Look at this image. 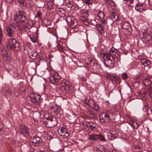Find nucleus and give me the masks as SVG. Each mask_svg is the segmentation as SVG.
Segmentation results:
<instances>
[{
  "mask_svg": "<svg viewBox=\"0 0 152 152\" xmlns=\"http://www.w3.org/2000/svg\"><path fill=\"white\" fill-rule=\"evenodd\" d=\"M48 80L53 84L61 86L66 90H69L70 88L69 82L65 80L61 79L58 73L54 71H51Z\"/></svg>",
  "mask_w": 152,
  "mask_h": 152,
  "instance_id": "1",
  "label": "nucleus"
},
{
  "mask_svg": "<svg viewBox=\"0 0 152 152\" xmlns=\"http://www.w3.org/2000/svg\"><path fill=\"white\" fill-rule=\"evenodd\" d=\"M5 29L7 32L6 35L9 37H12L13 36L14 31L22 30L23 27L20 26L19 23L14 22L6 26Z\"/></svg>",
  "mask_w": 152,
  "mask_h": 152,
  "instance_id": "2",
  "label": "nucleus"
},
{
  "mask_svg": "<svg viewBox=\"0 0 152 152\" xmlns=\"http://www.w3.org/2000/svg\"><path fill=\"white\" fill-rule=\"evenodd\" d=\"M14 17V19L16 22L15 23H19L20 25L26 20V13L24 11L19 10Z\"/></svg>",
  "mask_w": 152,
  "mask_h": 152,
  "instance_id": "3",
  "label": "nucleus"
},
{
  "mask_svg": "<svg viewBox=\"0 0 152 152\" xmlns=\"http://www.w3.org/2000/svg\"><path fill=\"white\" fill-rule=\"evenodd\" d=\"M114 115L112 113H103L99 116L100 121L102 123L109 122L113 118Z\"/></svg>",
  "mask_w": 152,
  "mask_h": 152,
  "instance_id": "4",
  "label": "nucleus"
},
{
  "mask_svg": "<svg viewBox=\"0 0 152 152\" xmlns=\"http://www.w3.org/2000/svg\"><path fill=\"white\" fill-rule=\"evenodd\" d=\"M45 126L49 128H52L56 126L57 124V121L55 118L48 117L47 119V120L44 122Z\"/></svg>",
  "mask_w": 152,
  "mask_h": 152,
  "instance_id": "5",
  "label": "nucleus"
},
{
  "mask_svg": "<svg viewBox=\"0 0 152 152\" xmlns=\"http://www.w3.org/2000/svg\"><path fill=\"white\" fill-rule=\"evenodd\" d=\"M66 20L69 24H70L71 28H77V22L76 20L72 19L71 17L68 16L66 18Z\"/></svg>",
  "mask_w": 152,
  "mask_h": 152,
  "instance_id": "6",
  "label": "nucleus"
},
{
  "mask_svg": "<svg viewBox=\"0 0 152 152\" xmlns=\"http://www.w3.org/2000/svg\"><path fill=\"white\" fill-rule=\"evenodd\" d=\"M85 61L86 64L91 66L92 69L95 70L97 69V64L92 58H88L85 60Z\"/></svg>",
  "mask_w": 152,
  "mask_h": 152,
  "instance_id": "7",
  "label": "nucleus"
},
{
  "mask_svg": "<svg viewBox=\"0 0 152 152\" xmlns=\"http://www.w3.org/2000/svg\"><path fill=\"white\" fill-rule=\"evenodd\" d=\"M42 142V139L37 136L34 137L32 139V142L34 146L37 147L41 146Z\"/></svg>",
  "mask_w": 152,
  "mask_h": 152,
  "instance_id": "8",
  "label": "nucleus"
},
{
  "mask_svg": "<svg viewBox=\"0 0 152 152\" xmlns=\"http://www.w3.org/2000/svg\"><path fill=\"white\" fill-rule=\"evenodd\" d=\"M107 135L108 138L111 140L117 138L118 137V132L114 131H110V132H107Z\"/></svg>",
  "mask_w": 152,
  "mask_h": 152,
  "instance_id": "9",
  "label": "nucleus"
},
{
  "mask_svg": "<svg viewBox=\"0 0 152 152\" xmlns=\"http://www.w3.org/2000/svg\"><path fill=\"white\" fill-rule=\"evenodd\" d=\"M30 98L32 102L36 103L40 100L41 96L38 93H32L30 95Z\"/></svg>",
  "mask_w": 152,
  "mask_h": 152,
  "instance_id": "10",
  "label": "nucleus"
},
{
  "mask_svg": "<svg viewBox=\"0 0 152 152\" xmlns=\"http://www.w3.org/2000/svg\"><path fill=\"white\" fill-rule=\"evenodd\" d=\"M89 10L86 9H81L80 11V14L83 15L82 16V18H84L85 20H83V22L87 20V18L89 15L88 11Z\"/></svg>",
  "mask_w": 152,
  "mask_h": 152,
  "instance_id": "11",
  "label": "nucleus"
},
{
  "mask_svg": "<svg viewBox=\"0 0 152 152\" xmlns=\"http://www.w3.org/2000/svg\"><path fill=\"white\" fill-rule=\"evenodd\" d=\"M3 57L5 61H9L11 59L10 55L9 52L5 49L2 50Z\"/></svg>",
  "mask_w": 152,
  "mask_h": 152,
  "instance_id": "12",
  "label": "nucleus"
},
{
  "mask_svg": "<svg viewBox=\"0 0 152 152\" xmlns=\"http://www.w3.org/2000/svg\"><path fill=\"white\" fill-rule=\"evenodd\" d=\"M104 61V64L107 67H110V66L112 67L114 65L113 61L108 57H107L105 58Z\"/></svg>",
  "mask_w": 152,
  "mask_h": 152,
  "instance_id": "13",
  "label": "nucleus"
},
{
  "mask_svg": "<svg viewBox=\"0 0 152 152\" xmlns=\"http://www.w3.org/2000/svg\"><path fill=\"white\" fill-rule=\"evenodd\" d=\"M21 24H22L23 25H21V24H20V26H23V29L24 28H27L28 29H30L33 27V24L30 21H27L26 22V21L22 23Z\"/></svg>",
  "mask_w": 152,
  "mask_h": 152,
  "instance_id": "14",
  "label": "nucleus"
},
{
  "mask_svg": "<svg viewBox=\"0 0 152 152\" xmlns=\"http://www.w3.org/2000/svg\"><path fill=\"white\" fill-rule=\"evenodd\" d=\"M143 35L142 37L143 41L145 42H148L150 41L151 39V37L150 34L149 33H144L143 34Z\"/></svg>",
  "mask_w": 152,
  "mask_h": 152,
  "instance_id": "15",
  "label": "nucleus"
},
{
  "mask_svg": "<svg viewBox=\"0 0 152 152\" xmlns=\"http://www.w3.org/2000/svg\"><path fill=\"white\" fill-rule=\"evenodd\" d=\"M20 131L21 132V134H28V129L27 126L22 124L20 126Z\"/></svg>",
  "mask_w": 152,
  "mask_h": 152,
  "instance_id": "16",
  "label": "nucleus"
},
{
  "mask_svg": "<svg viewBox=\"0 0 152 152\" xmlns=\"http://www.w3.org/2000/svg\"><path fill=\"white\" fill-rule=\"evenodd\" d=\"M12 49L15 51L19 50H21V46L20 45L19 42L16 40L15 42Z\"/></svg>",
  "mask_w": 152,
  "mask_h": 152,
  "instance_id": "17",
  "label": "nucleus"
},
{
  "mask_svg": "<svg viewBox=\"0 0 152 152\" xmlns=\"http://www.w3.org/2000/svg\"><path fill=\"white\" fill-rule=\"evenodd\" d=\"M16 40V39L14 38L8 39L7 42V47L8 48H10L12 49Z\"/></svg>",
  "mask_w": 152,
  "mask_h": 152,
  "instance_id": "18",
  "label": "nucleus"
},
{
  "mask_svg": "<svg viewBox=\"0 0 152 152\" xmlns=\"http://www.w3.org/2000/svg\"><path fill=\"white\" fill-rule=\"evenodd\" d=\"M58 14L61 17H64L65 16V11L63 8H58L56 9Z\"/></svg>",
  "mask_w": 152,
  "mask_h": 152,
  "instance_id": "19",
  "label": "nucleus"
},
{
  "mask_svg": "<svg viewBox=\"0 0 152 152\" xmlns=\"http://www.w3.org/2000/svg\"><path fill=\"white\" fill-rule=\"evenodd\" d=\"M140 63L144 66L145 67L148 66L151 64V61L146 58H143L142 61L140 62Z\"/></svg>",
  "mask_w": 152,
  "mask_h": 152,
  "instance_id": "20",
  "label": "nucleus"
},
{
  "mask_svg": "<svg viewBox=\"0 0 152 152\" xmlns=\"http://www.w3.org/2000/svg\"><path fill=\"white\" fill-rule=\"evenodd\" d=\"M142 110L146 112V115H148L152 116V111L151 109H148L146 105L143 106Z\"/></svg>",
  "mask_w": 152,
  "mask_h": 152,
  "instance_id": "21",
  "label": "nucleus"
},
{
  "mask_svg": "<svg viewBox=\"0 0 152 152\" xmlns=\"http://www.w3.org/2000/svg\"><path fill=\"white\" fill-rule=\"evenodd\" d=\"M110 16L114 21H117L119 20L118 16L115 12H112L111 13Z\"/></svg>",
  "mask_w": 152,
  "mask_h": 152,
  "instance_id": "22",
  "label": "nucleus"
},
{
  "mask_svg": "<svg viewBox=\"0 0 152 152\" xmlns=\"http://www.w3.org/2000/svg\"><path fill=\"white\" fill-rule=\"evenodd\" d=\"M109 55L112 57L113 59H114L116 57V51L114 48H112L110 50Z\"/></svg>",
  "mask_w": 152,
  "mask_h": 152,
  "instance_id": "23",
  "label": "nucleus"
},
{
  "mask_svg": "<svg viewBox=\"0 0 152 152\" xmlns=\"http://www.w3.org/2000/svg\"><path fill=\"white\" fill-rule=\"evenodd\" d=\"M130 24L128 22L125 21L123 23L122 27L124 29H129L130 28Z\"/></svg>",
  "mask_w": 152,
  "mask_h": 152,
  "instance_id": "24",
  "label": "nucleus"
},
{
  "mask_svg": "<svg viewBox=\"0 0 152 152\" xmlns=\"http://www.w3.org/2000/svg\"><path fill=\"white\" fill-rule=\"evenodd\" d=\"M37 53L36 52H31L29 53V56L32 59H34L37 55Z\"/></svg>",
  "mask_w": 152,
  "mask_h": 152,
  "instance_id": "25",
  "label": "nucleus"
},
{
  "mask_svg": "<svg viewBox=\"0 0 152 152\" xmlns=\"http://www.w3.org/2000/svg\"><path fill=\"white\" fill-rule=\"evenodd\" d=\"M143 83L144 85L146 86H150L151 84V81L148 79H145L143 80Z\"/></svg>",
  "mask_w": 152,
  "mask_h": 152,
  "instance_id": "26",
  "label": "nucleus"
},
{
  "mask_svg": "<svg viewBox=\"0 0 152 152\" xmlns=\"http://www.w3.org/2000/svg\"><path fill=\"white\" fill-rule=\"evenodd\" d=\"M98 137V135L91 134L89 136V139L94 141H96L97 140Z\"/></svg>",
  "mask_w": 152,
  "mask_h": 152,
  "instance_id": "27",
  "label": "nucleus"
},
{
  "mask_svg": "<svg viewBox=\"0 0 152 152\" xmlns=\"http://www.w3.org/2000/svg\"><path fill=\"white\" fill-rule=\"evenodd\" d=\"M97 17H99L100 19L104 18V14L103 12H102L100 10H99L98 12Z\"/></svg>",
  "mask_w": 152,
  "mask_h": 152,
  "instance_id": "28",
  "label": "nucleus"
},
{
  "mask_svg": "<svg viewBox=\"0 0 152 152\" xmlns=\"http://www.w3.org/2000/svg\"><path fill=\"white\" fill-rule=\"evenodd\" d=\"M44 24L46 27H48L51 25V22L49 19H45L44 20Z\"/></svg>",
  "mask_w": 152,
  "mask_h": 152,
  "instance_id": "29",
  "label": "nucleus"
},
{
  "mask_svg": "<svg viewBox=\"0 0 152 152\" xmlns=\"http://www.w3.org/2000/svg\"><path fill=\"white\" fill-rule=\"evenodd\" d=\"M87 125L91 130H93L96 127L95 124L91 122H88L87 124Z\"/></svg>",
  "mask_w": 152,
  "mask_h": 152,
  "instance_id": "30",
  "label": "nucleus"
},
{
  "mask_svg": "<svg viewBox=\"0 0 152 152\" xmlns=\"http://www.w3.org/2000/svg\"><path fill=\"white\" fill-rule=\"evenodd\" d=\"M66 131L61 128L60 130H58V132L60 136H63L65 135V134L66 132Z\"/></svg>",
  "mask_w": 152,
  "mask_h": 152,
  "instance_id": "31",
  "label": "nucleus"
},
{
  "mask_svg": "<svg viewBox=\"0 0 152 152\" xmlns=\"http://www.w3.org/2000/svg\"><path fill=\"white\" fill-rule=\"evenodd\" d=\"M65 2L67 6L69 8H71L73 5V2L69 0H65Z\"/></svg>",
  "mask_w": 152,
  "mask_h": 152,
  "instance_id": "32",
  "label": "nucleus"
},
{
  "mask_svg": "<svg viewBox=\"0 0 152 152\" xmlns=\"http://www.w3.org/2000/svg\"><path fill=\"white\" fill-rule=\"evenodd\" d=\"M87 113L90 115L91 117L94 118H95L96 117V115L91 111L88 110L87 112Z\"/></svg>",
  "mask_w": 152,
  "mask_h": 152,
  "instance_id": "33",
  "label": "nucleus"
},
{
  "mask_svg": "<svg viewBox=\"0 0 152 152\" xmlns=\"http://www.w3.org/2000/svg\"><path fill=\"white\" fill-rule=\"evenodd\" d=\"M121 77L124 80H126L128 78V75L126 73H123L121 75Z\"/></svg>",
  "mask_w": 152,
  "mask_h": 152,
  "instance_id": "34",
  "label": "nucleus"
},
{
  "mask_svg": "<svg viewBox=\"0 0 152 152\" xmlns=\"http://www.w3.org/2000/svg\"><path fill=\"white\" fill-rule=\"evenodd\" d=\"M57 46L58 48L61 50H64V46H63V44L61 42L58 44Z\"/></svg>",
  "mask_w": 152,
  "mask_h": 152,
  "instance_id": "35",
  "label": "nucleus"
},
{
  "mask_svg": "<svg viewBox=\"0 0 152 152\" xmlns=\"http://www.w3.org/2000/svg\"><path fill=\"white\" fill-rule=\"evenodd\" d=\"M84 5V2L81 0L79 1L77 4V7L79 8H81Z\"/></svg>",
  "mask_w": 152,
  "mask_h": 152,
  "instance_id": "36",
  "label": "nucleus"
},
{
  "mask_svg": "<svg viewBox=\"0 0 152 152\" xmlns=\"http://www.w3.org/2000/svg\"><path fill=\"white\" fill-rule=\"evenodd\" d=\"M121 80V79L120 77L116 76L113 81L115 82L116 84H119Z\"/></svg>",
  "mask_w": 152,
  "mask_h": 152,
  "instance_id": "37",
  "label": "nucleus"
},
{
  "mask_svg": "<svg viewBox=\"0 0 152 152\" xmlns=\"http://www.w3.org/2000/svg\"><path fill=\"white\" fill-rule=\"evenodd\" d=\"M116 76L112 74H109L108 75V77L112 81H113Z\"/></svg>",
  "mask_w": 152,
  "mask_h": 152,
  "instance_id": "38",
  "label": "nucleus"
},
{
  "mask_svg": "<svg viewBox=\"0 0 152 152\" xmlns=\"http://www.w3.org/2000/svg\"><path fill=\"white\" fill-rule=\"evenodd\" d=\"M61 110V107H59L56 108V109H55L54 110V112L56 115H57L60 113Z\"/></svg>",
  "mask_w": 152,
  "mask_h": 152,
  "instance_id": "39",
  "label": "nucleus"
},
{
  "mask_svg": "<svg viewBox=\"0 0 152 152\" xmlns=\"http://www.w3.org/2000/svg\"><path fill=\"white\" fill-rule=\"evenodd\" d=\"M94 107L93 109H94L96 111H97L98 109L99 108V107L98 104L96 103H94Z\"/></svg>",
  "mask_w": 152,
  "mask_h": 152,
  "instance_id": "40",
  "label": "nucleus"
},
{
  "mask_svg": "<svg viewBox=\"0 0 152 152\" xmlns=\"http://www.w3.org/2000/svg\"><path fill=\"white\" fill-rule=\"evenodd\" d=\"M42 13L40 11H38L37 14V15L35 16V18L37 17L39 19H42Z\"/></svg>",
  "mask_w": 152,
  "mask_h": 152,
  "instance_id": "41",
  "label": "nucleus"
},
{
  "mask_svg": "<svg viewBox=\"0 0 152 152\" xmlns=\"http://www.w3.org/2000/svg\"><path fill=\"white\" fill-rule=\"evenodd\" d=\"M124 3L128 5H130L131 4L133 3L134 0H124Z\"/></svg>",
  "mask_w": 152,
  "mask_h": 152,
  "instance_id": "42",
  "label": "nucleus"
},
{
  "mask_svg": "<svg viewBox=\"0 0 152 152\" xmlns=\"http://www.w3.org/2000/svg\"><path fill=\"white\" fill-rule=\"evenodd\" d=\"M18 2L20 7H22L24 5V0H18Z\"/></svg>",
  "mask_w": 152,
  "mask_h": 152,
  "instance_id": "43",
  "label": "nucleus"
},
{
  "mask_svg": "<svg viewBox=\"0 0 152 152\" xmlns=\"http://www.w3.org/2000/svg\"><path fill=\"white\" fill-rule=\"evenodd\" d=\"M30 38L31 39V41L34 43H35L37 42V39L36 37H30Z\"/></svg>",
  "mask_w": 152,
  "mask_h": 152,
  "instance_id": "44",
  "label": "nucleus"
},
{
  "mask_svg": "<svg viewBox=\"0 0 152 152\" xmlns=\"http://www.w3.org/2000/svg\"><path fill=\"white\" fill-rule=\"evenodd\" d=\"M11 94L14 95L15 96H17L19 94V92L15 90L14 91H12Z\"/></svg>",
  "mask_w": 152,
  "mask_h": 152,
  "instance_id": "45",
  "label": "nucleus"
},
{
  "mask_svg": "<svg viewBox=\"0 0 152 152\" xmlns=\"http://www.w3.org/2000/svg\"><path fill=\"white\" fill-rule=\"evenodd\" d=\"M84 1L86 4L88 5L92 4L93 2L92 0H84Z\"/></svg>",
  "mask_w": 152,
  "mask_h": 152,
  "instance_id": "46",
  "label": "nucleus"
},
{
  "mask_svg": "<svg viewBox=\"0 0 152 152\" xmlns=\"http://www.w3.org/2000/svg\"><path fill=\"white\" fill-rule=\"evenodd\" d=\"M38 61L39 64L41 63L42 62L45 61V60L44 59L43 57L42 56H41L39 57Z\"/></svg>",
  "mask_w": 152,
  "mask_h": 152,
  "instance_id": "47",
  "label": "nucleus"
},
{
  "mask_svg": "<svg viewBox=\"0 0 152 152\" xmlns=\"http://www.w3.org/2000/svg\"><path fill=\"white\" fill-rule=\"evenodd\" d=\"M95 26H96V27L97 28H101V29H103V28H104V26L101 24H96V23L95 24Z\"/></svg>",
  "mask_w": 152,
  "mask_h": 152,
  "instance_id": "48",
  "label": "nucleus"
},
{
  "mask_svg": "<svg viewBox=\"0 0 152 152\" xmlns=\"http://www.w3.org/2000/svg\"><path fill=\"white\" fill-rule=\"evenodd\" d=\"M135 10H137L138 11H139L140 12H142L143 11H144L146 10L145 8L144 7H142V8L141 9H137V7H135Z\"/></svg>",
  "mask_w": 152,
  "mask_h": 152,
  "instance_id": "49",
  "label": "nucleus"
},
{
  "mask_svg": "<svg viewBox=\"0 0 152 152\" xmlns=\"http://www.w3.org/2000/svg\"><path fill=\"white\" fill-rule=\"evenodd\" d=\"M98 139H99L102 141H106V140L104 136L98 135Z\"/></svg>",
  "mask_w": 152,
  "mask_h": 152,
  "instance_id": "50",
  "label": "nucleus"
},
{
  "mask_svg": "<svg viewBox=\"0 0 152 152\" xmlns=\"http://www.w3.org/2000/svg\"><path fill=\"white\" fill-rule=\"evenodd\" d=\"M145 71H143L140 72L139 76L140 77H144L146 75L145 73L144 72Z\"/></svg>",
  "mask_w": 152,
  "mask_h": 152,
  "instance_id": "51",
  "label": "nucleus"
},
{
  "mask_svg": "<svg viewBox=\"0 0 152 152\" xmlns=\"http://www.w3.org/2000/svg\"><path fill=\"white\" fill-rule=\"evenodd\" d=\"M20 91L24 92L26 90V88L24 86H21L20 88Z\"/></svg>",
  "mask_w": 152,
  "mask_h": 152,
  "instance_id": "52",
  "label": "nucleus"
},
{
  "mask_svg": "<svg viewBox=\"0 0 152 152\" xmlns=\"http://www.w3.org/2000/svg\"><path fill=\"white\" fill-rule=\"evenodd\" d=\"M101 22L103 24H106L107 23V21L104 19H102L101 20Z\"/></svg>",
  "mask_w": 152,
  "mask_h": 152,
  "instance_id": "53",
  "label": "nucleus"
},
{
  "mask_svg": "<svg viewBox=\"0 0 152 152\" xmlns=\"http://www.w3.org/2000/svg\"><path fill=\"white\" fill-rule=\"evenodd\" d=\"M148 2L149 5L151 6H152V0H148Z\"/></svg>",
  "mask_w": 152,
  "mask_h": 152,
  "instance_id": "54",
  "label": "nucleus"
},
{
  "mask_svg": "<svg viewBox=\"0 0 152 152\" xmlns=\"http://www.w3.org/2000/svg\"><path fill=\"white\" fill-rule=\"evenodd\" d=\"M88 99L87 98H85L84 100V103L86 104V105H88V106H89V104L88 103V102H86V101H87V100Z\"/></svg>",
  "mask_w": 152,
  "mask_h": 152,
  "instance_id": "55",
  "label": "nucleus"
},
{
  "mask_svg": "<svg viewBox=\"0 0 152 152\" xmlns=\"http://www.w3.org/2000/svg\"><path fill=\"white\" fill-rule=\"evenodd\" d=\"M100 34H104V31L103 29H101L100 30V31H99Z\"/></svg>",
  "mask_w": 152,
  "mask_h": 152,
  "instance_id": "56",
  "label": "nucleus"
},
{
  "mask_svg": "<svg viewBox=\"0 0 152 152\" xmlns=\"http://www.w3.org/2000/svg\"><path fill=\"white\" fill-rule=\"evenodd\" d=\"M139 6V7H143V4H137V6Z\"/></svg>",
  "mask_w": 152,
  "mask_h": 152,
  "instance_id": "57",
  "label": "nucleus"
},
{
  "mask_svg": "<svg viewBox=\"0 0 152 152\" xmlns=\"http://www.w3.org/2000/svg\"><path fill=\"white\" fill-rule=\"evenodd\" d=\"M36 115H39V113H34L33 114V117H35L36 118Z\"/></svg>",
  "mask_w": 152,
  "mask_h": 152,
  "instance_id": "58",
  "label": "nucleus"
},
{
  "mask_svg": "<svg viewBox=\"0 0 152 152\" xmlns=\"http://www.w3.org/2000/svg\"><path fill=\"white\" fill-rule=\"evenodd\" d=\"M66 126H63L61 128L62 129H64V130H66Z\"/></svg>",
  "mask_w": 152,
  "mask_h": 152,
  "instance_id": "59",
  "label": "nucleus"
},
{
  "mask_svg": "<svg viewBox=\"0 0 152 152\" xmlns=\"http://www.w3.org/2000/svg\"><path fill=\"white\" fill-rule=\"evenodd\" d=\"M7 2L8 3H11L12 1L14 0H6Z\"/></svg>",
  "mask_w": 152,
  "mask_h": 152,
  "instance_id": "60",
  "label": "nucleus"
},
{
  "mask_svg": "<svg viewBox=\"0 0 152 152\" xmlns=\"http://www.w3.org/2000/svg\"><path fill=\"white\" fill-rule=\"evenodd\" d=\"M138 59L139 60H140L141 61H142V60L143 58H142L141 56H140L138 57Z\"/></svg>",
  "mask_w": 152,
  "mask_h": 152,
  "instance_id": "61",
  "label": "nucleus"
},
{
  "mask_svg": "<svg viewBox=\"0 0 152 152\" xmlns=\"http://www.w3.org/2000/svg\"><path fill=\"white\" fill-rule=\"evenodd\" d=\"M149 96L152 98V92L149 93Z\"/></svg>",
  "mask_w": 152,
  "mask_h": 152,
  "instance_id": "62",
  "label": "nucleus"
},
{
  "mask_svg": "<svg viewBox=\"0 0 152 152\" xmlns=\"http://www.w3.org/2000/svg\"><path fill=\"white\" fill-rule=\"evenodd\" d=\"M137 7V9H140V8L141 9L142 8V7H139V6H137L136 7Z\"/></svg>",
  "mask_w": 152,
  "mask_h": 152,
  "instance_id": "63",
  "label": "nucleus"
},
{
  "mask_svg": "<svg viewBox=\"0 0 152 152\" xmlns=\"http://www.w3.org/2000/svg\"><path fill=\"white\" fill-rule=\"evenodd\" d=\"M2 127H3V126H2V127L1 128H0V134H1V133L2 132V129L1 128H2Z\"/></svg>",
  "mask_w": 152,
  "mask_h": 152,
  "instance_id": "64",
  "label": "nucleus"
}]
</instances>
